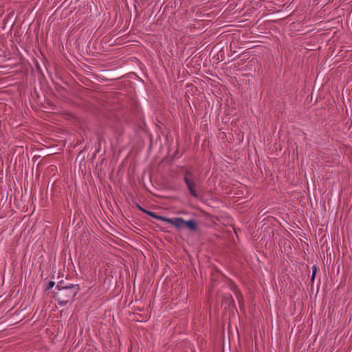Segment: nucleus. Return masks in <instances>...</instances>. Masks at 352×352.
Returning a JSON list of instances; mask_svg holds the SVG:
<instances>
[{
  "mask_svg": "<svg viewBox=\"0 0 352 352\" xmlns=\"http://www.w3.org/2000/svg\"><path fill=\"white\" fill-rule=\"evenodd\" d=\"M56 289L57 292L54 293V298L61 306L72 302L80 290L79 285L65 284L63 280L57 283Z\"/></svg>",
  "mask_w": 352,
  "mask_h": 352,
  "instance_id": "f257e3e1",
  "label": "nucleus"
},
{
  "mask_svg": "<svg viewBox=\"0 0 352 352\" xmlns=\"http://www.w3.org/2000/svg\"><path fill=\"white\" fill-rule=\"evenodd\" d=\"M184 182H185L190 195L195 198H197L199 195L196 190V183L194 180V175L188 169H186L184 171Z\"/></svg>",
  "mask_w": 352,
  "mask_h": 352,
  "instance_id": "f03ea898",
  "label": "nucleus"
},
{
  "mask_svg": "<svg viewBox=\"0 0 352 352\" xmlns=\"http://www.w3.org/2000/svg\"><path fill=\"white\" fill-rule=\"evenodd\" d=\"M184 221L181 217L168 218L167 223L172 224L178 229H181L184 227Z\"/></svg>",
  "mask_w": 352,
  "mask_h": 352,
  "instance_id": "7ed1b4c3",
  "label": "nucleus"
},
{
  "mask_svg": "<svg viewBox=\"0 0 352 352\" xmlns=\"http://www.w3.org/2000/svg\"><path fill=\"white\" fill-rule=\"evenodd\" d=\"M184 226H186L190 230L197 232L198 230V226L194 219H189L184 221Z\"/></svg>",
  "mask_w": 352,
  "mask_h": 352,
  "instance_id": "20e7f679",
  "label": "nucleus"
},
{
  "mask_svg": "<svg viewBox=\"0 0 352 352\" xmlns=\"http://www.w3.org/2000/svg\"><path fill=\"white\" fill-rule=\"evenodd\" d=\"M154 219H156L157 220H160L162 221H165L167 223L168 217H164V216H160L157 215L156 213L155 214Z\"/></svg>",
  "mask_w": 352,
  "mask_h": 352,
  "instance_id": "39448f33",
  "label": "nucleus"
},
{
  "mask_svg": "<svg viewBox=\"0 0 352 352\" xmlns=\"http://www.w3.org/2000/svg\"><path fill=\"white\" fill-rule=\"evenodd\" d=\"M316 271H317V268H316V267L314 265V266L313 267V271H312V274H311V282H314V280L315 276H316Z\"/></svg>",
  "mask_w": 352,
  "mask_h": 352,
  "instance_id": "423d86ee",
  "label": "nucleus"
},
{
  "mask_svg": "<svg viewBox=\"0 0 352 352\" xmlns=\"http://www.w3.org/2000/svg\"><path fill=\"white\" fill-rule=\"evenodd\" d=\"M137 208H138L139 210H140L141 212H144L146 214V212H147V210L142 208L141 206H140L139 204H137Z\"/></svg>",
  "mask_w": 352,
  "mask_h": 352,
  "instance_id": "0eeeda50",
  "label": "nucleus"
},
{
  "mask_svg": "<svg viewBox=\"0 0 352 352\" xmlns=\"http://www.w3.org/2000/svg\"><path fill=\"white\" fill-rule=\"evenodd\" d=\"M54 285H55L54 282H53V281H50V282L48 283V285H47V289H52V288L54 286Z\"/></svg>",
  "mask_w": 352,
  "mask_h": 352,
  "instance_id": "6e6552de",
  "label": "nucleus"
},
{
  "mask_svg": "<svg viewBox=\"0 0 352 352\" xmlns=\"http://www.w3.org/2000/svg\"><path fill=\"white\" fill-rule=\"evenodd\" d=\"M146 214H148V216L153 217V218H154L155 214V212H153L152 211H150V210H147V212H146Z\"/></svg>",
  "mask_w": 352,
  "mask_h": 352,
  "instance_id": "1a4fd4ad",
  "label": "nucleus"
}]
</instances>
